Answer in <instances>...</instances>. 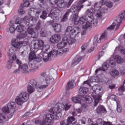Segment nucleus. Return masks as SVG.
<instances>
[{
    "label": "nucleus",
    "mask_w": 125,
    "mask_h": 125,
    "mask_svg": "<svg viewBox=\"0 0 125 125\" xmlns=\"http://www.w3.org/2000/svg\"><path fill=\"white\" fill-rule=\"evenodd\" d=\"M117 104V111L118 113H122V106L120 105V102L116 101Z\"/></svg>",
    "instance_id": "nucleus-49"
},
{
    "label": "nucleus",
    "mask_w": 125,
    "mask_h": 125,
    "mask_svg": "<svg viewBox=\"0 0 125 125\" xmlns=\"http://www.w3.org/2000/svg\"><path fill=\"white\" fill-rule=\"evenodd\" d=\"M37 43H38V45H39L40 47H42V46H43V44H44L43 41H42V40L41 39H39L37 41Z\"/></svg>",
    "instance_id": "nucleus-54"
},
{
    "label": "nucleus",
    "mask_w": 125,
    "mask_h": 125,
    "mask_svg": "<svg viewBox=\"0 0 125 125\" xmlns=\"http://www.w3.org/2000/svg\"><path fill=\"white\" fill-rule=\"evenodd\" d=\"M61 40V36L59 34L54 35L50 38V41L52 43H57Z\"/></svg>",
    "instance_id": "nucleus-21"
},
{
    "label": "nucleus",
    "mask_w": 125,
    "mask_h": 125,
    "mask_svg": "<svg viewBox=\"0 0 125 125\" xmlns=\"http://www.w3.org/2000/svg\"><path fill=\"white\" fill-rule=\"evenodd\" d=\"M69 0H67V2H64V0H59L58 1L56 6H55V9H57L58 7H60V8H64L65 6L69 7L70 6L68 5Z\"/></svg>",
    "instance_id": "nucleus-18"
},
{
    "label": "nucleus",
    "mask_w": 125,
    "mask_h": 125,
    "mask_svg": "<svg viewBox=\"0 0 125 125\" xmlns=\"http://www.w3.org/2000/svg\"><path fill=\"white\" fill-rule=\"evenodd\" d=\"M78 17H79V16L77 13L72 15L70 16L71 20H72V21H73V22H74V24L75 25H78L79 24V21H78Z\"/></svg>",
    "instance_id": "nucleus-27"
},
{
    "label": "nucleus",
    "mask_w": 125,
    "mask_h": 125,
    "mask_svg": "<svg viewBox=\"0 0 125 125\" xmlns=\"http://www.w3.org/2000/svg\"><path fill=\"white\" fill-rule=\"evenodd\" d=\"M98 124H101L102 125H112V124L109 122H105L103 121L102 119H98Z\"/></svg>",
    "instance_id": "nucleus-41"
},
{
    "label": "nucleus",
    "mask_w": 125,
    "mask_h": 125,
    "mask_svg": "<svg viewBox=\"0 0 125 125\" xmlns=\"http://www.w3.org/2000/svg\"><path fill=\"white\" fill-rule=\"evenodd\" d=\"M20 68L21 70V72L23 74H28L29 73V67L28 66V64H24L20 65Z\"/></svg>",
    "instance_id": "nucleus-24"
},
{
    "label": "nucleus",
    "mask_w": 125,
    "mask_h": 125,
    "mask_svg": "<svg viewBox=\"0 0 125 125\" xmlns=\"http://www.w3.org/2000/svg\"><path fill=\"white\" fill-rule=\"evenodd\" d=\"M76 119L73 117H68L67 120H64L61 122V125H73V122L75 121Z\"/></svg>",
    "instance_id": "nucleus-20"
},
{
    "label": "nucleus",
    "mask_w": 125,
    "mask_h": 125,
    "mask_svg": "<svg viewBox=\"0 0 125 125\" xmlns=\"http://www.w3.org/2000/svg\"><path fill=\"white\" fill-rule=\"evenodd\" d=\"M11 49H10V52L7 53L8 56L9 58L12 60V61H15V60H16L17 57L16 56V54L13 53V52H11ZM13 51V50H12Z\"/></svg>",
    "instance_id": "nucleus-26"
},
{
    "label": "nucleus",
    "mask_w": 125,
    "mask_h": 125,
    "mask_svg": "<svg viewBox=\"0 0 125 125\" xmlns=\"http://www.w3.org/2000/svg\"><path fill=\"white\" fill-rule=\"evenodd\" d=\"M36 58H37V56L36 55V53L35 52L32 51L29 53V55L28 56V64L31 68H34L35 67V63H34V61L36 60Z\"/></svg>",
    "instance_id": "nucleus-17"
},
{
    "label": "nucleus",
    "mask_w": 125,
    "mask_h": 125,
    "mask_svg": "<svg viewBox=\"0 0 125 125\" xmlns=\"http://www.w3.org/2000/svg\"><path fill=\"white\" fill-rule=\"evenodd\" d=\"M40 35H41L42 37H45L46 36V33H45V31L42 29L40 31Z\"/></svg>",
    "instance_id": "nucleus-59"
},
{
    "label": "nucleus",
    "mask_w": 125,
    "mask_h": 125,
    "mask_svg": "<svg viewBox=\"0 0 125 125\" xmlns=\"http://www.w3.org/2000/svg\"><path fill=\"white\" fill-rule=\"evenodd\" d=\"M81 98H82L83 101L86 102L87 104H91V103H92V98L88 96H78V97H73L71 100L73 102H74V103L81 104V103L82 102Z\"/></svg>",
    "instance_id": "nucleus-9"
},
{
    "label": "nucleus",
    "mask_w": 125,
    "mask_h": 125,
    "mask_svg": "<svg viewBox=\"0 0 125 125\" xmlns=\"http://www.w3.org/2000/svg\"><path fill=\"white\" fill-rule=\"evenodd\" d=\"M49 1L52 5V10L48 16L51 18H54L55 15H57V13H58V9H55V6H56L58 1L57 0H49Z\"/></svg>",
    "instance_id": "nucleus-12"
},
{
    "label": "nucleus",
    "mask_w": 125,
    "mask_h": 125,
    "mask_svg": "<svg viewBox=\"0 0 125 125\" xmlns=\"http://www.w3.org/2000/svg\"><path fill=\"white\" fill-rule=\"evenodd\" d=\"M87 43H85L83 44L82 46H81V51L82 52H84L85 51V49L87 48L88 46Z\"/></svg>",
    "instance_id": "nucleus-52"
},
{
    "label": "nucleus",
    "mask_w": 125,
    "mask_h": 125,
    "mask_svg": "<svg viewBox=\"0 0 125 125\" xmlns=\"http://www.w3.org/2000/svg\"><path fill=\"white\" fill-rule=\"evenodd\" d=\"M106 0H102L101 2H99L95 3L94 8L97 12L96 17L99 20L102 19V12L100 10L102 5H105Z\"/></svg>",
    "instance_id": "nucleus-10"
},
{
    "label": "nucleus",
    "mask_w": 125,
    "mask_h": 125,
    "mask_svg": "<svg viewBox=\"0 0 125 125\" xmlns=\"http://www.w3.org/2000/svg\"><path fill=\"white\" fill-rule=\"evenodd\" d=\"M33 48H34V49H39V48H40V46L39 45L38 42L34 43Z\"/></svg>",
    "instance_id": "nucleus-57"
},
{
    "label": "nucleus",
    "mask_w": 125,
    "mask_h": 125,
    "mask_svg": "<svg viewBox=\"0 0 125 125\" xmlns=\"http://www.w3.org/2000/svg\"><path fill=\"white\" fill-rule=\"evenodd\" d=\"M49 47H50L49 45L48 44L44 45L42 48V52H43L44 53H46L48 50H49Z\"/></svg>",
    "instance_id": "nucleus-44"
},
{
    "label": "nucleus",
    "mask_w": 125,
    "mask_h": 125,
    "mask_svg": "<svg viewBox=\"0 0 125 125\" xmlns=\"http://www.w3.org/2000/svg\"><path fill=\"white\" fill-rule=\"evenodd\" d=\"M97 112L98 114H102L106 112V108L102 105H100L97 108Z\"/></svg>",
    "instance_id": "nucleus-31"
},
{
    "label": "nucleus",
    "mask_w": 125,
    "mask_h": 125,
    "mask_svg": "<svg viewBox=\"0 0 125 125\" xmlns=\"http://www.w3.org/2000/svg\"><path fill=\"white\" fill-rule=\"evenodd\" d=\"M55 32L56 33H61L62 31V25L58 23H53L52 25Z\"/></svg>",
    "instance_id": "nucleus-22"
},
{
    "label": "nucleus",
    "mask_w": 125,
    "mask_h": 125,
    "mask_svg": "<svg viewBox=\"0 0 125 125\" xmlns=\"http://www.w3.org/2000/svg\"><path fill=\"white\" fill-rule=\"evenodd\" d=\"M54 81V79L49 75H47L46 77L45 81L44 80V82H45L46 84H48L49 83H51L53 82Z\"/></svg>",
    "instance_id": "nucleus-33"
},
{
    "label": "nucleus",
    "mask_w": 125,
    "mask_h": 125,
    "mask_svg": "<svg viewBox=\"0 0 125 125\" xmlns=\"http://www.w3.org/2000/svg\"><path fill=\"white\" fill-rule=\"evenodd\" d=\"M81 122L82 124L84 125V124H85V122H86V119L85 117H83L82 118Z\"/></svg>",
    "instance_id": "nucleus-64"
},
{
    "label": "nucleus",
    "mask_w": 125,
    "mask_h": 125,
    "mask_svg": "<svg viewBox=\"0 0 125 125\" xmlns=\"http://www.w3.org/2000/svg\"><path fill=\"white\" fill-rule=\"evenodd\" d=\"M2 111L3 112L2 114H5L7 117H9V114H11L12 111L8 105L7 104V106H4L2 108Z\"/></svg>",
    "instance_id": "nucleus-23"
},
{
    "label": "nucleus",
    "mask_w": 125,
    "mask_h": 125,
    "mask_svg": "<svg viewBox=\"0 0 125 125\" xmlns=\"http://www.w3.org/2000/svg\"><path fill=\"white\" fill-rule=\"evenodd\" d=\"M7 105L10 110H11V114L9 115V116H7L4 113H0V121H8L9 119H11L14 115L15 112V108H16V104L14 102H9Z\"/></svg>",
    "instance_id": "nucleus-4"
},
{
    "label": "nucleus",
    "mask_w": 125,
    "mask_h": 125,
    "mask_svg": "<svg viewBox=\"0 0 125 125\" xmlns=\"http://www.w3.org/2000/svg\"><path fill=\"white\" fill-rule=\"evenodd\" d=\"M87 0H81L78 2L77 5H73L72 6L71 8L68 10H70V13L71 12H74V13L76 12H80V11L81 10L82 8L83 7V5H82L83 3L87 1Z\"/></svg>",
    "instance_id": "nucleus-11"
},
{
    "label": "nucleus",
    "mask_w": 125,
    "mask_h": 125,
    "mask_svg": "<svg viewBox=\"0 0 125 125\" xmlns=\"http://www.w3.org/2000/svg\"><path fill=\"white\" fill-rule=\"evenodd\" d=\"M32 2V1H34V0H23V5L25 7H29L30 6V2Z\"/></svg>",
    "instance_id": "nucleus-45"
},
{
    "label": "nucleus",
    "mask_w": 125,
    "mask_h": 125,
    "mask_svg": "<svg viewBox=\"0 0 125 125\" xmlns=\"http://www.w3.org/2000/svg\"><path fill=\"white\" fill-rule=\"evenodd\" d=\"M94 92H95L96 95H94L93 96V98L94 100V106L96 107L97 104L99 103V101L101 100V96L102 93V88L99 87L98 85H94L92 88Z\"/></svg>",
    "instance_id": "nucleus-7"
},
{
    "label": "nucleus",
    "mask_w": 125,
    "mask_h": 125,
    "mask_svg": "<svg viewBox=\"0 0 125 125\" xmlns=\"http://www.w3.org/2000/svg\"><path fill=\"white\" fill-rule=\"evenodd\" d=\"M110 74L112 77H117V76H119V73L118 70H116L115 69H113L110 72Z\"/></svg>",
    "instance_id": "nucleus-38"
},
{
    "label": "nucleus",
    "mask_w": 125,
    "mask_h": 125,
    "mask_svg": "<svg viewBox=\"0 0 125 125\" xmlns=\"http://www.w3.org/2000/svg\"><path fill=\"white\" fill-rule=\"evenodd\" d=\"M28 85H31V86H33L37 89L38 86L39 85V84L38 83V82H37V81L34 79H32L29 82Z\"/></svg>",
    "instance_id": "nucleus-32"
},
{
    "label": "nucleus",
    "mask_w": 125,
    "mask_h": 125,
    "mask_svg": "<svg viewBox=\"0 0 125 125\" xmlns=\"http://www.w3.org/2000/svg\"><path fill=\"white\" fill-rule=\"evenodd\" d=\"M85 19V23L83 25L82 28L83 30H86L87 29H91L92 28V26L95 25L97 24L98 21L96 19H92L91 21H89L88 20Z\"/></svg>",
    "instance_id": "nucleus-14"
},
{
    "label": "nucleus",
    "mask_w": 125,
    "mask_h": 125,
    "mask_svg": "<svg viewBox=\"0 0 125 125\" xmlns=\"http://www.w3.org/2000/svg\"><path fill=\"white\" fill-rule=\"evenodd\" d=\"M66 87H67L69 89H72V88H74L75 86L74 85V83L72 81H69Z\"/></svg>",
    "instance_id": "nucleus-46"
},
{
    "label": "nucleus",
    "mask_w": 125,
    "mask_h": 125,
    "mask_svg": "<svg viewBox=\"0 0 125 125\" xmlns=\"http://www.w3.org/2000/svg\"><path fill=\"white\" fill-rule=\"evenodd\" d=\"M27 92L29 94H32L33 92H35L36 90V87L29 85L27 87Z\"/></svg>",
    "instance_id": "nucleus-30"
},
{
    "label": "nucleus",
    "mask_w": 125,
    "mask_h": 125,
    "mask_svg": "<svg viewBox=\"0 0 125 125\" xmlns=\"http://www.w3.org/2000/svg\"><path fill=\"white\" fill-rule=\"evenodd\" d=\"M49 54H50L51 57H56L57 55H62V54H60L58 53V50H53V51H51L50 53H49Z\"/></svg>",
    "instance_id": "nucleus-36"
},
{
    "label": "nucleus",
    "mask_w": 125,
    "mask_h": 125,
    "mask_svg": "<svg viewBox=\"0 0 125 125\" xmlns=\"http://www.w3.org/2000/svg\"><path fill=\"white\" fill-rule=\"evenodd\" d=\"M12 65H13V61L9 60L7 61L6 68L8 70H10L12 68Z\"/></svg>",
    "instance_id": "nucleus-42"
},
{
    "label": "nucleus",
    "mask_w": 125,
    "mask_h": 125,
    "mask_svg": "<svg viewBox=\"0 0 125 125\" xmlns=\"http://www.w3.org/2000/svg\"><path fill=\"white\" fill-rule=\"evenodd\" d=\"M115 58L111 57L108 61L109 64L112 68L115 67V65H116V62H115Z\"/></svg>",
    "instance_id": "nucleus-34"
},
{
    "label": "nucleus",
    "mask_w": 125,
    "mask_h": 125,
    "mask_svg": "<svg viewBox=\"0 0 125 125\" xmlns=\"http://www.w3.org/2000/svg\"><path fill=\"white\" fill-rule=\"evenodd\" d=\"M107 40H108V32L105 31L100 36L99 38H98V36L96 35L94 38L93 42L96 44V43H100L101 42H104Z\"/></svg>",
    "instance_id": "nucleus-13"
},
{
    "label": "nucleus",
    "mask_w": 125,
    "mask_h": 125,
    "mask_svg": "<svg viewBox=\"0 0 125 125\" xmlns=\"http://www.w3.org/2000/svg\"><path fill=\"white\" fill-rule=\"evenodd\" d=\"M35 60L37 62H41L42 60V58L41 56L36 57Z\"/></svg>",
    "instance_id": "nucleus-61"
},
{
    "label": "nucleus",
    "mask_w": 125,
    "mask_h": 125,
    "mask_svg": "<svg viewBox=\"0 0 125 125\" xmlns=\"http://www.w3.org/2000/svg\"><path fill=\"white\" fill-rule=\"evenodd\" d=\"M84 22H86V21H85V16H82L81 17L79 18L78 20V23L81 24V25H83Z\"/></svg>",
    "instance_id": "nucleus-43"
},
{
    "label": "nucleus",
    "mask_w": 125,
    "mask_h": 125,
    "mask_svg": "<svg viewBox=\"0 0 125 125\" xmlns=\"http://www.w3.org/2000/svg\"><path fill=\"white\" fill-rule=\"evenodd\" d=\"M79 92L80 94L84 95L88 92V88L87 87H80L79 89Z\"/></svg>",
    "instance_id": "nucleus-28"
},
{
    "label": "nucleus",
    "mask_w": 125,
    "mask_h": 125,
    "mask_svg": "<svg viewBox=\"0 0 125 125\" xmlns=\"http://www.w3.org/2000/svg\"><path fill=\"white\" fill-rule=\"evenodd\" d=\"M12 47V50L13 52L20 49L21 46H26V45H29V43L27 41H20L18 42V40L13 39L11 41Z\"/></svg>",
    "instance_id": "nucleus-8"
},
{
    "label": "nucleus",
    "mask_w": 125,
    "mask_h": 125,
    "mask_svg": "<svg viewBox=\"0 0 125 125\" xmlns=\"http://www.w3.org/2000/svg\"><path fill=\"white\" fill-rule=\"evenodd\" d=\"M29 98H30V95H29L28 93L21 92L19 95L16 97L15 99L16 103H17L18 105L21 106L23 103L27 102L28 100H29Z\"/></svg>",
    "instance_id": "nucleus-6"
},
{
    "label": "nucleus",
    "mask_w": 125,
    "mask_h": 125,
    "mask_svg": "<svg viewBox=\"0 0 125 125\" xmlns=\"http://www.w3.org/2000/svg\"><path fill=\"white\" fill-rule=\"evenodd\" d=\"M105 4H106V6L108 7V8H112L113 7V2H107V0H106V2Z\"/></svg>",
    "instance_id": "nucleus-53"
},
{
    "label": "nucleus",
    "mask_w": 125,
    "mask_h": 125,
    "mask_svg": "<svg viewBox=\"0 0 125 125\" xmlns=\"http://www.w3.org/2000/svg\"><path fill=\"white\" fill-rule=\"evenodd\" d=\"M16 31L17 32H19V33H21V32H23L24 31V25L22 24H20L18 25L16 29Z\"/></svg>",
    "instance_id": "nucleus-40"
},
{
    "label": "nucleus",
    "mask_w": 125,
    "mask_h": 125,
    "mask_svg": "<svg viewBox=\"0 0 125 125\" xmlns=\"http://www.w3.org/2000/svg\"><path fill=\"white\" fill-rule=\"evenodd\" d=\"M70 13H71V10H67L62 19V22H66L68 20Z\"/></svg>",
    "instance_id": "nucleus-29"
},
{
    "label": "nucleus",
    "mask_w": 125,
    "mask_h": 125,
    "mask_svg": "<svg viewBox=\"0 0 125 125\" xmlns=\"http://www.w3.org/2000/svg\"><path fill=\"white\" fill-rule=\"evenodd\" d=\"M39 1L41 3H42V4L44 5V4H46L47 2H48L49 0H39Z\"/></svg>",
    "instance_id": "nucleus-62"
},
{
    "label": "nucleus",
    "mask_w": 125,
    "mask_h": 125,
    "mask_svg": "<svg viewBox=\"0 0 125 125\" xmlns=\"http://www.w3.org/2000/svg\"><path fill=\"white\" fill-rule=\"evenodd\" d=\"M71 108V104L67 102L57 104L54 107L49 109V113L43 116V121L40 120L35 121L36 125H52L53 120H58L62 117V111H68Z\"/></svg>",
    "instance_id": "nucleus-1"
},
{
    "label": "nucleus",
    "mask_w": 125,
    "mask_h": 125,
    "mask_svg": "<svg viewBox=\"0 0 125 125\" xmlns=\"http://www.w3.org/2000/svg\"><path fill=\"white\" fill-rule=\"evenodd\" d=\"M83 57L79 56L77 55L72 61V64L74 66L78 65L80 62L82 61V60L83 59Z\"/></svg>",
    "instance_id": "nucleus-25"
},
{
    "label": "nucleus",
    "mask_w": 125,
    "mask_h": 125,
    "mask_svg": "<svg viewBox=\"0 0 125 125\" xmlns=\"http://www.w3.org/2000/svg\"><path fill=\"white\" fill-rule=\"evenodd\" d=\"M123 20H125V11H124L121 14L119 15L116 19V20L114 21V22L107 28V31H111V30H114L115 29V27L116 28V30H118L119 28H120V26H121V23Z\"/></svg>",
    "instance_id": "nucleus-5"
},
{
    "label": "nucleus",
    "mask_w": 125,
    "mask_h": 125,
    "mask_svg": "<svg viewBox=\"0 0 125 125\" xmlns=\"http://www.w3.org/2000/svg\"><path fill=\"white\" fill-rule=\"evenodd\" d=\"M14 27H15V25L10 24L9 31L11 34H13L14 32H15V28H14Z\"/></svg>",
    "instance_id": "nucleus-50"
},
{
    "label": "nucleus",
    "mask_w": 125,
    "mask_h": 125,
    "mask_svg": "<svg viewBox=\"0 0 125 125\" xmlns=\"http://www.w3.org/2000/svg\"><path fill=\"white\" fill-rule=\"evenodd\" d=\"M96 12L95 9L94 7L88 9L86 11V15L85 16V19L91 21L93 19V14Z\"/></svg>",
    "instance_id": "nucleus-15"
},
{
    "label": "nucleus",
    "mask_w": 125,
    "mask_h": 125,
    "mask_svg": "<svg viewBox=\"0 0 125 125\" xmlns=\"http://www.w3.org/2000/svg\"><path fill=\"white\" fill-rule=\"evenodd\" d=\"M47 17V12L46 11H43L42 12V15L40 16V18H42V19H43L45 20V19H46V18Z\"/></svg>",
    "instance_id": "nucleus-48"
},
{
    "label": "nucleus",
    "mask_w": 125,
    "mask_h": 125,
    "mask_svg": "<svg viewBox=\"0 0 125 125\" xmlns=\"http://www.w3.org/2000/svg\"><path fill=\"white\" fill-rule=\"evenodd\" d=\"M23 22V20L22 19H20V18H17L16 19L15 23L16 24H21Z\"/></svg>",
    "instance_id": "nucleus-55"
},
{
    "label": "nucleus",
    "mask_w": 125,
    "mask_h": 125,
    "mask_svg": "<svg viewBox=\"0 0 125 125\" xmlns=\"http://www.w3.org/2000/svg\"><path fill=\"white\" fill-rule=\"evenodd\" d=\"M114 60L118 64H121V63H123V61H124V60H123L122 57L120 56H116L114 58Z\"/></svg>",
    "instance_id": "nucleus-39"
},
{
    "label": "nucleus",
    "mask_w": 125,
    "mask_h": 125,
    "mask_svg": "<svg viewBox=\"0 0 125 125\" xmlns=\"http://www.w3.org/2000/svg\"><path fill=\"white\" fill-rule=\"evenodd\" d=\"M20 54L21 56H22V57H25L26 56V54H27V51L23 49V50L21 52Z\"/></svg>",
    "instance_id": "nucleus-58"
},
{
    "label": "nucleus",
    "mask_w": 125,
    "mask_h": 125,
    "mask_svg": "<svg viewBox=\"0 0 125 125\" xmlns=\"http://www.w3.org/2000/svg\"><path fill=\"white\" fill-rule=\"evenodd\" d=\"M80 32L81 28L80 27H67L65 35V36L70 35V36L69 38L67 36L63 37L62 38V42H60L57 44L59 54H63L69 51V48H66V46L68 43L70 45L75 43L76 42V39L79 37Z\"/></svg>",
    "instance_id": "nucleus-2"
},
{
    "label": "nucleus",
    "mask_w": 125,
    "mask_h": 125,
    "mask_svg": "<svg viewBox=\"0 0 125 125\" xmlns=\"http://www.w3.org/2000/svg\"><path fill=\"white\" fill-rule=\"evenodd\" d=\"M108 67H109L108 63L104 62L103 64L102 67L101 68L102 71H106V70H108Z\"/></svg>",
    "instance_id": "nucleus-47"
},
{
    "label": "nucleus",
    "mask_w": 125,
    "mask_h": 125,
    "mask_svg": "<svg viewBox=\"0 0 125 125\" xmlns=\"http://www.w3.org/2000/svg\"><path fill=\"white\" fill-rule=\"evenodd\" d=\"M16 62L17 63V64H18V65H19V66H21L22 64V62H21V61H20V60L19 59H17L16 61Z\"/></svg>",
    "instance_id": "nucleus-63"
},
{
    "label": "nucleus",
    "mask_w": 125,
    "mask_h": 125,
    "mask_svg": "<svg viewBox=\"0 0 125 125\" xmlns=\"http://www.w3.org/2000/svg\"><path fill=\"white\" fill-rule=\"evenodd\" d=\"M29 17L25 16L23 20L24 21L26 22V25H32L34 22H36V20L34 18H38L39 15L41 14V11L36 9V8H31L29 10Z\"/></svg>",
    "instance_id": "nucleus-3"
},
{
    "label": "nucleus",
    "mask_w": 125,
    "mask_h": 125,
    "mask_svg": "<svg viewBox=\"0 0 125 125\" xmlns=\"http://www.w3.org/2000/svg\"><path fill=\"white\" fill-rule=\"evenodd\" d=\"M51 55L50 54H47L46 53H44L43 54V60L44 62H46L48 60H49L50 58Z\"/></svg>",
    "instance_id": "nucleus-37"
},
{
    "label": "nucleus",
    "mask_w": 125,
    "mask_h": 125,
    "mask_svg": "<svg viewBox=\"0 0 125 125\" xmlns=\"http://www.w3.org/2000/svg\"><path fill=\"white\" fill-rule=\"evenodd\" d=\"M40 83H42V84L41 85H38V86H37L36 89L38 92H42L43 89L46 88V87L48 86V84L46 83L45 84H43V83H44V79H42V77L40 78Z\"/></svg>",
    "instance_id": "nucleus-19"
},
{
    "label": "nucleus",
    "mask_w": 125,
    "mask_h": 125,
    "mask_svg": "<svg viewBox=\"0 0 125 125\" xmlns=\"http://www.w3.org/2000/svg\"><path fill=\"white\" fill-rule=\"evenodd\" d=\"M27 32L24 31L20 33V34L17 36V37L20 40H21V39H24V38H26V37H27Z\"/></svg>",
    "instance_id": "nucleus-35"
},
{
    "label": "nucleus",
    "mask_w": 125,
    "mask_h": 125,
    "mask_svg": "<svg viewBox=\"0 0 125 125\" xmlns=\"http://www.w3.org/2000/svg\"><path fill=\"white\" fill-rule=\"evenodd\" d=\"M107 98H109L110 99H111V100H113V101H117V97L115 95L109 94L108 95Z\"/></svg>",
    "instance_id": "nucleus-51"
},
{
    "label": "nucleus",
    "mask_w": 125,
    "mask_h": 125,
    "mask_svg": "<svg viewBox=\"0 0 125 125\" xmlns=\"http://www.w3.org/2000/svg\"><path fill=\"white\" fill-rule=\"evenodd\" d=\"M18 12L19 14H20L21 15H22V14H25V12L24 10L22 9H20L18 10Z\"/></svg>",
    "instance_id": "nucleus-60"
},
{
    "label": "nucleus",
    "mask_w": 125,
    "mask_h": 125,
    "mask_svg": "<svg viewBox=\"0 0 125 125\" xmlns=\"http://www.w3.org/2000/svg\"><path fill=\"white\" fill-rule=\"evenodd\" d=\"M33 24H34V23H32V24L30 23L29 25H27V26H29L27 29V33L31 36V38L37 39V38L39 37V32H38V31H35V29L32 26Z\"/></svg>",
    "instance_id": "nucleus-16"
},
{
    "label": "nucleus",
    "mask_w": 125,
    "mask_h": 125,
    "mask_svg": "<svg viewBox=\"0 0 125 125\" xmlns=\"http://www.w3.org/2000/svg\"><path fill=\"white\" fill-rule=\"evenodd\" d=\"M21 72V69L20 67V65L19 66V68L13 71V74H20Z\"/></svg>",
    "instance_id": "nucleus-56"
}]
</instances>
